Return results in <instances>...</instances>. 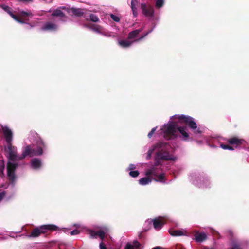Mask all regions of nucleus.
Segmentation results:
<instances>
[{
  "mask_svg": "<svg viewBox=\"0 0 249 249\" xmlns=\"http://www.w3.org/2000/svg\"><path fill=\"white\" fill-rule=\"evenodd\" d=\"M171 146L166 142H159L150 147L145 154V159L148 160L155 153L154 163L146 164L145 171L146 177L139 180L140 185L144 186L150 184L152 180L156 182L165 183V174L161 168L160 160H177V157L170 153Z\"/></svg>",
  "mask_w": 249,
  "mask_h": 249,
  "instance_id": "1",
  "label": "nucleus"
},
{
  "mask_svg": "<svg viewBox=\"0 0 249 249\" xmlns=\"http://www.w3.org/2000/svg\"><path fill=\"white\" fill-rule=\"evenodd\" d=\"M170 120L168 124H164L161 128L163 137L166 140H170L176 138L178 132L182 135V139L183 141H187L189 138V134L186 127H179L178 123H185L193 130L195 134H200L201 131L197 128L196 123L194 119L191 116L183 114H176L170 118Z\"/></svg>",
  "mask_w": 249,
  "mask_h": 249,
  "instance_id": "2",
  "label": "nucleus"
},
{
  "mask_svg": "<svg viewBox=\"0 0 249 249\" xmlns=\"http://www.w3.org/2000/svg\"><path fill=\"white\" fill-rule=\"evenodd\" d=\"M28 139L30 142L35 143V147L32 148L30 145L24 147L22 151V157L27 156H39L43 154L47 149V144L42 139L36 132L31 131L29 134Z\"/></svg>",
  "mask_w": 249,
  "mask_h": 249,
  "instance_id": "3",
  "label": "nucleus"
},
{
  "mask_svg": "<svg viewBox=\"0 0 249 249\" xmlns=\"http://www.w3.org/2000/svg\"><path fill=\"white\" fill-rule=\"evenodd\" d=\"M153 28H154L147 31H144L145 25L142 24L139 29L130 32L128 34V36L127 39L118 40V44L122 48L129 47L133 43L138 42L142 40L149 34L152 32Z\"/></svg>",
  "mask_w": 249,
  "mask_h": 249,
  "instance_id": "4",
  "label": "nucleus"
},
{
  "mask_svg": "<svg viewBox=\"0 0 249 249\" xmlns=\"http://www.w3.org/2000/svg\"><path fill=\"white\" fill-rule=\"evenodd\" d=\"M6 151L8 153L9 161L7 163V176L12 182L15 179V171L17 165L15 161L24 159L22 157V154L18 155L17 153V147L13 146L12 143H7V146Z\"/></svg>",
  "mask_w": 249,
  "mask_h": 249,
  "instance_id": "5",
  "label": "nucleus"
},
{
  "mask_svg": "<svg viewBox=\"0 0 249 249\" xmlns=\"http://www.w3.org/2000/svg\"><path fill=\"white\" fill-rule=\"evenodd\" d=\"M189 180L194 185L199 188H208L210 185V181L208 178H204L201 177L198 172H193L190 174Z\"/></svg>",
  "mask_w": 249,
  "mask_h": 249,
  "instance_id": "6",
  "label": "nucleus"
},
{
  "mask_svg": "<svg viewBox=\"0 0 249 249\" xmlns=\"http://www.w3.org/2000/svg\"><path fill=\"white\" fill-rule=\"evenodd\" d=\"M0 6L7 13H8L10 16L16 21L21 23H26L27 22L30 21V18L32 17V14L30 12L22 11L21 12V19H19L16 15H14L10 10V8L5 5H0Z\"/></svg>",
  "mask_w": 249,
  "mask_h": 249,
  "instance_id": "7",
  "label": "nucleus"
},
{
  "mask_svg": "<svg viewBox=\"0 0 249 249\" xmlns=\"http://www.w3.org/2000/svg\"><path fill=\"white\" fill-rule=\"evenodd\" d=\"M57 226L54 225H43L35 228L31 234L28 235L29 237H37L41 234L45 233L48 231L55 230Z\"/></svg>",
  "mask_w": 249,
  "mask_h": 249,
  "instance_id": "8",
  "label": "nucleus"
},
{
  "mask_svg": "<svg viewBox=\"0 0 249 249\" xmlns=\"http://www.w3.org/2000/svg\"><path fill=\"white\" fill-rule=\"evenodd\" d=\"M88 27L93 32L105 36L110 37L111 36V33L101 25L91 24L88 25Z\"/></svg>",
  "mask_w": 249,
  "mask_h": 249,
  "instance_id": "9",
  "label": "nucleus"
},
{
  "mask_svg": "<svg viewBox=\"0 0 249 249\" xmlns=\"http://www.w3.org/2000/svg\"><path fill=\"white\" fill-rule=\"evenodd\" d=\"M145 224H152L156 230L160 229L165 223V219L163 217H159L154 219H148L145 221Z\"/></svg>",
  "mask_w": 249,
  "mask_h": 249,
  "instance_id": "10",
  "label": "nucleus"
},
{
  "mask_svg": "<svg viewBox=\"0 0 249 249\" xmlns=\"http://www.w3.org/2000/svg\"><path fill=\"white\" fill-rule=\"evenodd\" d=\"M2 130L7 144L11 143L13 139L12 131L7 126H2Z\"/></svg>",
  "mask_w": 249,
  "mask_h": 249,
  "instance_id": "11",
  "label": "nucleus"
},
{
  "mask_svg": "<svg viewBox=\"0 0 249 249\" xmlns=\"http://www.w3.org/2000/svg\"><path fill=\"white\" fill-rule=\"evenodd\" d=\"M108 229L107 228H104L97 231L90 230L89 231V234L92 238H96L99 237L101 239L103 240L105 234L107 232Z\"/></svg>",
  "mask_w": 249,
  "mask_h": 249,
  "instance_id": "12",
  "label": "nucleus"
},
{
  "mask_svg": "<svg viewBox=\"0 0 249 249\" xmlns=\"http://www.w3.org/2000/svg\"><path fill=\"white\" fill-rule=\"evenodd\" d=\"M141 8L142 10V13L146 17L151 18L154 15V9L151 6H147L145 3H142Z\"/></svg>",
  "mask_w": 249,
  "mask_h": 249,
  "instance_id": "13",
  "label": "nucleus"
},
{
  "mask_svg": "<svg viewBox=\"0 0 249 249\" xmlns=\"http://www.w3.org/2000/svg\"><path fill=\"white\" fill-rule=\"evenodd\" d=\"M58 29V25L51 22H47L44 23L41 28V30L44 31L53 32Z\"/></svg>",
  "mask_w": 249,
  "mask_h": 249,
  "instance_id": "14",
  "label": "nucleus"
},
{
  "mask_svg": "<svg viewBox=\"0 0 249 249\" xmlns=\"http://www.w3.org/2000/svg\"><path fill=\"white\" fill-rule=\"evenodd\" d=\"M71 11L72 13L74 15L78 17L83 16L86 20L89 19V15L87 14V12L85 9L72 8Z\"/></svg>",
  "mask_w": 249,
  "mask_h": 249,
  "instance_id": "15",
  "label": "nucleus"
},
{
  "mask_svg": "<svg viewBox=\"0 0 249 249\" xmlns=\"http://www.w3.org/2000/svg\"><path fill=\"white\" fill-rule=\"evenodd\" d=\"M220 140V137L210 138L206 141V142L210 147L216 148L220 146V144L221 143Z\"/></svg>",
  "mask_w": 249,
  "mask_h": 249,
  "instance_id": "16",
  "label": "nucleus"
},
{
  "mask_svg": "<svg viewBox=\"0 0 249 249\" xmlns=\"http://www.w3.org/2000/svg\"><path fill=\"white\" fill-rule=\"evenodd\" d=\"M42 163L41 159L39 158H33L30 161V166L32 169L39 170L42 167Z\"/></svg>",
  "mask_w": 249,
  "mask_h": 249,
  "instance_id": "17",
  "label": "nucleus"
},
{
  "mask_svg": "<svg viewBox=\"0 0 249 249\" xmlns=\"http://www.w3.org/2000/svg\"><path fill=\"white\" fill-rule=\"evenodd\" d=\"M245 142L244 140L236 137H232L228 140V142L232 145H239Z\"/></svg>",
  "mask_w": 249,
  "mask_h": 249,
  "instance_id": "18",
  "label": "nucleus"
},
{
  "mask_svg": "<svg viewBox=\"0 0 249 249\" xmlns=\"http://www.w3.org/2000/svg\"><path fill=\"white\" fill-rule=\"evenodd\" d=\"M207 239V235L204 232L199 233L197 231L195 235V239L197 242H202Z\"/></svg>",
  "mask_w": 249,
  "mask_h": 249,
  "instance_id": "19",
  "label": "nucleus"
},
{
  "mask_svg": "<svg viewBox=\"0 0 249 249\" xmlns=\"http://www.w3.org/2000/svg\"><path fill=\"white\" fill-rule=\"evenodd\" d=\"M124 249H141V244L138 241H134L132 243H128Z\"/></svg>",
  "mask_w": 249,
  "mask_h": 249,
  "instance_id": "20",
  "label": "nucleus"
},
{
  "mask_svg": "<svg viewBox=\"0 0 249 249\" xmlns=\"http://www.w3.org/2000/svg\"><path fill=\"white\" fill-rule=\"evenodd\" d=\"M231 246L230 249H243L244 243L242 242L233 241Z\"/></svg>",
  "mask_w": 249,
  "mask_h": 249,
  "instance_id": "21",
  "label": "nucleus"
},
{
  "mask_svg": "<svg viewBox=\"0 0 249 249\" xmlns=\"http://www.w3.org/2000/svg\"><path fill=\"white\" fill-rule=\"evenodd\" d=\"M139 2L137 0H132L131 2V8L132 9L133 15L134 17H136L138 15L137 7Z\"/></svg>",
  "mask_w": 249,
  "mask_h": 249,
  "instance_id": "22",
  "label": "nucleus"
},
{
  "mask_svg": "<svg viewBox=\"0 0 249 249\" xmlns=\"http://www.w3.org/2000/svg\"><path fill=\"white\" fill-rule=\"evenodd\" d=\"M87 14L89 15V19L88 20H90L93 22H98L99 21V18L95 14L88 12Z\"/></svg>",
  "mask_w": 249,
  "mask_h": 249,
  "instance_id": "23",
  "label": "nucleus"
},
{
  "mask_svg": "<svg viewBox=\"0 0 249 249\" xmlns=\"http://www.w3.org/2000/svg\"><path fill=\"white\" fill-rule=\"evenodd\" d=\"M170 234L172 236H181L183 235V232L180 230H169Z\"/></svg>",
  "mask_w": 249,
  "mask_h": 249,
  "instance_id": "24",
  "label": "nucleus"
},
{
  "mask_svg": "<svg viewBox=\"0 0 249 249\" xmlns=\"http://www.w3.org/2000/svg\"><path fill=\"white\" fill-rule=\"evenodd\" d=\"M52 15L53 16H57V17H64V14L61 11V10H60L59 9H56L55 11H54L52 13Z\"/></svg>",
  "mask_w": 249,
  "mask_h": 249,
  "instance_id": "25",
  "label": "nucleus"
},
{
  "mask_svg": "<svg viewBox=\"0 0 249 249\" xmlns=\"http://www.w3.org/2000/svg\"><path fill=\"white\" fill-rule=\"evenodd\" d=\"M5 168L4 163L3 160H0V177H2L4 176V170Z\"/></svg>",
  "mask_w": 249,
  "mask_h": 249,
  "instance_id": "26",
  "label": "nucleus"
},
{
  "mask_svg": "<svg viewBox=\"0 0 249 249\" xmlns=\"http://www.w3.org/2000/svg\"><path fill=\"white\" fill-rule=\"evenodd\" d=\"M164 3V0H156L155 7L157 8H160L163 6Z\"/></svg>",
  "mask_w": 249,
  "mask_h": 249,
  "instance_id": "27",
  "label": "nucleus"
},
{
  "mask_svg": "<svg viewBox=\"0 0 249 249\" xmlns=\"http://www.w3.org/2000/svg\"><path fill=\"white\" fill-rule=\"evenodd\" d=\"M220 147L222 148L223 149L225 150H233L234 149L232 147L229 146L228 145H225L224 144H222V143L220 144Z\"/></svg>",
  "mask_w": 249,
  "mask_h": 249,
  "instance_id": "28",
  "label": "nucleus"
},
{
  "mask_svg": "<svg viewBox=\"0 0 249 249\" xmlns=\"http://www.w3.org/2000/svg\"><path fill=\"white\" fill-rule=\"evenodd\" d=\"M129 175L133 178H136L139 176V172L137 170L130 171Z\"/></svg>",
  "mask_w": 249,
  "mask_h": 249,
  "instance_id": "29",
  "label": "nucleus"
},
{
  "mask_svg": "<svg viewBox=\"0 0 249 249\" xmlns=\"http://www.w3.org/2000/svg\"><path fill=\"white\" fill-rule=\"evenodd\" d=\"M8 194V190H3L0 192V202L1 201L2 199L4 198V197H6V195Z\"/></svg>",
  "mask_w": 249,
  "mask_h": 249,
  "instance_id": "30",
  "label": "nucleus"
},
{
  "mask_svg": "<svg viewBox=\"0 0 249 249\" xmlns=\"http://www.w3.org/2000/svg\"><path fill=\"white\" fill-rule=\"evenodd\" d=\"M111 18L115 22H119L120 20V18L114 14H111L110 15Z\"/></svg>",
  "mask_w": 249,
  "mask_h": 249,
  "instance_id": "31",
  "label": "nucleus"
},
{
  "mask_svg": "<svg viewBox=\"0 0 249 249\" xmlns=\"http://www.w3.org/2000/svg\"><path fill=\"white\" fill-rule=\"evenodd\" d=\"M136 168V165L133 164H130L127 168V171H133Z\"/></svg>",
  "mask_w": 249,
  "mask_h": 249,
  "instance_id": "32",
  "label": "nucleus"
},
{
  "mask_svg": "<svg viewBox=\"0 0 249 249\" xmlns=\"http://www.w3.org/2000/svg\"><path fill=\"white\" fill-rule=\"evenodd\" d=\"M80 233V231L77 229L74 230L70 232L71 235H77Z\"/></svg>",
  "mask_w": 249,
  "mask_h": 249,
  "instance_id": "33",
  "label": "nucleus"
},
{
  "mask_svg": "<svg viewBox=\"0 0 249 249\" xmlns=\"http://www.w3.org/2000/svg\"><path fill=\"white\" fill-rule=\"evenodd\" d=\"M156 129H157V127L153 128L152 129V130H151V131L148 134V137L149 138H150L152 136L153 134L154 133V132L156 131Z\"/></svg>",
  "mask_w": 249,
  "mask_h": 249,
  "instance_id": "34",
  "label": "nucleus"
},
{
  "mask_svg": "<svg viewBox=\"0 0 249 249\" xmlns=\"http://www.w3.org/2000/svg\"><path fill=\"white\" fill-rule=\"evenodd\" d=\"M99 247L100 249H107L105 244L103 243V242H101L100 243Z\"/></svg>",
  "mask_w": 249,
  "mask_h": 249,
  "instance_id": "35",
  "label": "nucleus"
},
{
  "mask_svg": "<svg viewBox=\"0 0 249 249\" xmlns=\"http://www.w3.org/2000/svg\"><path fill=\"white\" fill-rule=\"evenodd\" d=\"M73 226L76 227V228H79L82 227V225L80 223L74 224L73 225Z\"/></svg>",
  "mask_w": 249,
  "mask_h": 249,
  "instance_id": "36",
  "label": "nucleus"
},
{
  "mask_svg": "<svg viewBox=\"0 0 249 249\" xmlns=\"http://www.w3.org/2000/svg\"><path fill=\"white\" fill-rule=\"evenodd\" d=\"M9 185H7V184H5V185H2V187L4 188V189H7V186H8Z\"/></svg>",
  "mask_w": 249,
  "mask_h": 249,
  "instance_id": "37",
  "label": "nucleus"
},
{
  "mask_svg": "<svg viewBox=\"0 0 249 249\" xmlns=\"http://www.w3.org/2000/svg\"><path fill=\"white\" fill-rule=\"evenodd\" d=\"M160 249V247L157 246V247L153 248L151 249Z\"/></svg>",
  "mask_w": 249,
  "mask_h": 249,
  "instance_id": "38",
  "label": "nucleus"
},
{
  "mask_svg": "<svg viewBox=\"0 0 249 249\" xmlns=\"http://www.w3.org/2000/svg\"><path fill=\"white\" fill-rule=\"evenodd\" d=\"M21 1H31V0H20Z\"/></svg>",
  "mask_w": 249,
  "mask_h": 249,
  "instance_id": "39",
  "label": "nucleus"
},
{
  "mask_svg": "<svg viewBox=\"0 0 249 249\" xmlns=\"http://www.w3.org/2000/svg\"><path fill=\"white\" fill-rule=\"evenodd\" d=\"M204 249H214V248H211V249H209V248H205Z\"/></svg>",
  "mask_w": 249,
  "mask_h": 249,
  "instance_id": "40",
  "label": "nucleus"
}]
</instances>
